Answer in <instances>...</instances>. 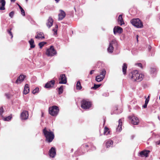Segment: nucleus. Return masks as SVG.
Here are the masks:
<instances>
[{"label": "nucleus", "mask_w": 160, "mask_h": 160, "mask_svg": "<svg viewBox=\"0 0 160 160\" xmlns=\"http://www.w3.org/2000/svg\"><path fill=\"white\" fill-rule=\"evenodd\" d=\"M150 151L149 150H144L141 152L139 154L141 157L145 156L147 157L148 156V154L149 153Z\"/></svg>", "instance_id": "16"}, {"label": "nucleus", "mask_w": 160, "mask_h": 160, "mask_svg": "<svg viewBox=\"0 0 160 160\" xmlns=\"http://www.w3.org/2000/svg\"><path fill=\"white\" fill-rule=\"evenodd\" d=\"M138 35H137V42H138Z\"/></svg>", "instance_id": "53"}, {"label": "nucleus", "mask_w": 160, "mask_h": 160, "mask_svg": "<svg viewBox=\"0 0 160 160\" xmlns=\"http://www.w3.org/2000/svg\"><path fill=\"white\" fill-rule=\"evenodd\" d=\"M18 5V6H19V7L20 9L21 8H22L20 5Z\"/></svg>", "instance_id": "55"}, {"label": "nucleus", "mask_w": 160, "mask_h": 160, "mask_svg": "<svg viewBox=\"0 0 160 160\" xmlns=\"http://www.w3.org/2000/svg\"><path fill=\"white\" fill-rule=\"evenodd\" d=\"M131 74L132 79L134 81L140 82L142 80L144 77L143 75L139 74L137 70L133 71Z\"/></svg>", "instance_id": "2"}, {"label": "nucleus", "mask_w": 160, "mask_h": 160, "mask_svg": "<svg viewBox=\"0 0 160 160\" xmlns=\"http://www.w3.org/2000/svg\"><path fill=\"white\" fill-rule=\"evenodd\" d=\"M137 65L138 66L140 67L141 68H142V64L141 63H138L137 64Z\"/></svg>", "instance_id": "41"}, {"label": "nucleus", "mask_w": 160, "mask_h": 160, "mask_svg": "<svg viewBox=\"0 0 160 160\" xmlns=\"http://www.w3.org/2000/svg\"><path fill=\"white\" fill-rule=\"evenodd\" d=\"M148 103H145L144 105L143 106V107L144 108H146L147 107Z\"/></svg>", "instance_id": "43"}, {"label": "nucleus", "mask_w": 160, "mask_h": 160, "mask_svg": "<svg viewBox=\"0 0 160 160\" xmlns=\"http://www.w3.org/2000/svg\"><path fill=\"white\" fill-rule=\"evenodd\" d=\"M25 77L26 76L22 74L20 75L16 80L15 83L17 84L21 83L24 80Z\"/></svg>", "instance_id": "14"}, {"label": "nucleus", "mask_w": 160, "mask_h": 160, "mask_svg": "<svg viewBox=\"0 0 160 160\" xmlns=\"http://www.w3.org/2000/svg\"><path fill=\"white\" fill-rule=\"evenodd\" d=\"M157 143L159 145L160 144V140L158 142H157Z\"/></svg>", "instance_id": "51"}, {"label": "nucleus", "mask_w": 160, "mask_h": 160, "mask_svg": "<svg viewBox=\"0 0 160 160\" xmlns=\"http://www.w3.org/2000/svg\"><path fill=\"white\" fill-rule=\"evenodd\" d=\"M8 34L10 35V36H11V38H12L13 37V35L12 32L11 31H8Z\"/></svg>", "instance_id": "38"}, {"label": "nucleus", "mask_w": 160, "mask_h": 160, "mask_svg": "<svg viewBox=\"0 0 160 160\" xmlns=\"http://www.w3.org/2000/svg\"><path fill=\"white\" fill-rule=\"evenodd\" d=\"M42 133L45 138V141L48 143L52 142L55 138L54 132L46 127H45L43 129Z\"/></svg>", "instance_id": "1"}, {"label": "nucleus", "mask_w": 160, "mask_h": 160, "mask_svg": "<svg viewBox=\"0 0 160 160\" xmlns=\"http://www.w3.org/2000/svg\"><path fill=\"white\" fill-rule=\"evenodd\" d=\"M49 154L50 157L53 158L56 155L55 148L52 147L49 151Z\"/></svg>", "instance_id": "13"}, {"label": "nucleus", "mask_w": 160, "mask_h": 160, "mask_svg": "<svg viewBox=\"0 0 160 160\" xmlns=\"http://www.w3.org/2000/svg\"><path fill=\"white\" fill-rule=\"evenodd\" d=\"M46 54L49 57L53 56L57 54V52L54 48L53 46H52L49 48L47 49Z\"/></svg>", "instance_id": "6"}, {"label": "nucleus", "mask_w": 160, "mask_h": 160, "mask_svg": "<svg viewBox=\"0 0 160 160\" xmlns=\"http://www.w3.org/2000/svg\"><path fill=\"white\" fill-rule=\"evenodd\" d=\"M131 22L133 25L138 28H142L143 26L142 22L139 18L132 19Z\"/></svg>", "instance_id": "5"}, {"label": "nucleus", "mask_w": 160, "mask_h": 160, "mask_svg": "<svg viewBox=\"0 0 160 160\" xmlns=\"http://www.w3.org/2000/svg\"><path fill=\"white\" fill-rule=\"evenodd\" d=\"M55 81L52 80L48 82L45 84V87L46 88H52L55 84Z\"/></svg>", "instance_id": "11"}, {"label": "nucleus", "mask_w": 160, "mask_h": 160, "mask_svg": "<svg viewBox=\"0 0 160 160\" xmlns=\"http://www.w3.org/2000/svg\"><path fill=\"white\" fill-rule=\"evenodd\" d=\"M39 88H36L34 89L32 91V93L34 94H35L37 92H38L39 91Z\"/></svg>", "instance_id": "34"}, {"label": "nucleus", "mask_w": 160, "mask_h": 160, "mask_svg": "<svg viewBox=\"0 0 160 160\" xmlns=\"http://www.w3.org/2000/svg\"><path fill=\"white\" fill-rule=\"evenodd\" d=\"M35 38L38 39H42L44 38V36L42 32H40L36 36Z\"/></svg>", "instance_id": "23"}, {"label": "nucleus", "mask_w": 160, "mask_h": 160, "mask_svg": "<svg viewBox=\"0 0 160 160\" xmlns=\"http://www.w3.org/2000/svg\"><path fill=\"white\" fill-rule=\"evenodd\" d=\"M116 43V42L115 40H112V42L110 43L109 47L108 48V50L109 52H113L114 49L113 45L115 44Z\"/></svg>", "instance_id": "12"}, {"label": "nucleus", "mask_w": 160, "mask_h": 160, "mask_svg": "<svg viewBox=\"0 0 160 160\" xmlns=\"http://www.w3.org/2000/svg\"><path fill=\"white\" fill-rule=\"evenodd\" d=\"M6 2L4 0H0V10H4L5 9V6Z\"/></svg>", "instance_id": "18"}, {"label": "nucleus", "mask_w": 160, "mask_h": 160, "mask_svg": "<svg viewBox=\"0 0 160 160\" xmlns=\"http://www.w3.org/2000/svg\"><path fill=\"white\" fill-rule=\"evenodd\" d=\"M85 148H88L89 147V146L88 144H85L84 146Z\"/></svg>", "instance_id": "48"}, {"label": "nucleus", "mask_w": 160, "mask_h": 160, "mask_svg": "<svg viewBox=\"0 0 160 160\" xmlns=\"http://www.w3.org/2000/svg\"><path fill=\"white\" fill-rule=\"evenodd\" d=\"M60 13L58 14V20H62L66 16L65 12L63 10H60Z\"/></svg>", "instance_id": "15"}, {"label": "nucleus", "mask_w": 160, "mask_h": 160, "mask_svg": "<svg viewBox=\"0 0 160 160\" xmlns=\"http://www.w3.org/2000/svg\"><path fill=\"white\" fill-rule=\"evenodd\" d=\"M118 24H120L121 25L124 24L123 20L122 18V15L120 14L119 15L118 19Z\"/></svg>", "instance_id": "19"}, {"label": "nucleus", "mask_w": 160, "mask_h": 160, "mask_svg": "<svg viewBox=\"0 0 160 160\" xmlns=\"http://www.w3.org/2000/svg\"><path fill=\"white\" fill-rule=\"evenodd\" d=\"M21 11L22 14L23 16H25V13L24 10L23 9V10H21Z\"/></svg>", "instance_id": "39"}, {"label": "nucleus", "mask_w": 160, "mask_h": 160, "mask_svg": "<svg viewBox=\"0 0 160 160\" xmlns=\"http://www.w3.org/2000/svg\"><path fill=\"white\" fill-rule=\"evenodd\" d=\"M122 122L121 119H119L118 121V125L117 128V131L120 132L122 129Z\"/></svg>", "instance_id": "22"}, {"label": "nucleus", "mask_w": 160, "mask_h": 160, "mask_svg": "<svg viewBox=\"0 0 160 160\" xmlns=\"http://www.w3.org/2000/svg\"><path fill=\"white\" fill-rule=\"evenodd\" d=\"M59 84H66L67 82V78L64 74H61L59 78Z\"/></svg>", "instance_id": "9"}, {"label": "nucleus", "mask_w": 160, "mask_h": 160, "mask_svg": "<svg viewBox=\"0 0 160 160\" xmlns=\"http://www.w3.org/2000/svg\"><path fill=\"white\" fill-rule=\"evenodd\" d=\"M106 74V70L104 69H102L101 70L100 74L96 76V80L98 82L102 81L104 78Z\"/></svg>", "instance_id": "7"}, {"label": "nucleus", "mask_w": 160, "mask_h": 160, "mask_svg": "<svg viewBox=\"0 0 160 160\" xmlns=\"http://www.w3.org/2000/svg\"><path fill=\"white\" fill-rule=\"evenodd\" d=\"M157 143L159 145L160 144V140L158 142H157Z\"/></svg>", "instance_id": "52"}, {"label": "nucleus", "mask_w": 160, "mask_h": 160, "mask_svg": "<svg viewBox=\"0 0 160 160\" xmlns=\"http://www.w3.org/2000/svg\"><path fill=\"white\" fill-rule=\"evenodd\" d=\"M63 87L64 86L62 85L58 88V93L59 94H60L63 92Z\"/></svg>", "instance_id": "28"}, {"label": "nucleus", "mask_w": 160, "mask_h": 160, "mask_svg": "<svg viewBox=\"0 0 160 160\" xmlns=\"http://www.w3.org/2000/svg\"><path fill=\"white\" fill-rule=\"evenodd\" d=\"M29 43L30 46L31 48H34L35 47V45L34 44V41L32 39H31L29 41Z\"/></svg>", "instance_id": "26"}, {"label": "nucleus", "mask_w": 160, "mask_h": 160, "mask_svg": "<svg viewBox=\"0 0 160 160\" xmlns=\"http://www.w3.org/2000/svg\"><path fill=\"white\" fill-rule=\"evenodd\" d=\"M4 112L3 109L2 107H0V115L1 116Z\"/></svg>", "instance_id": "35"}, {"label": "nucleus", "mask_w": 160, "mask_h": 160, "mask_svg": "<svg viewBox=\"0 0 160 160\" xmlns=\"http://www.w3.org/2000/svg\"><path fill=\"white\" fill-rule=\"evenodd\" d=\"M156 71V69L155 68H151V73H153Z\"/></svg>", "instance_id": "37"}, {"label": "nucleus", "mask_w": 160, "mask_h": 160, "mask_svg": "<svg viewBox=\"0 0 160 160\" xmlns=\"http://www.w3.org/2000/svg\"><path fill=\"white\" fill-rule=\"evenodd\" d=\"M110 131L108 128L107 127H105L104 128L103 134L104 135H107L109 134Z\"/></svg>", "instance_id": "25"}, {"label": "nucleus", "mask_w": 160, "mask_h": 160, "mask_svg": "<svg viewBox=\"0 0 160 160\" xmlns=\"http://www.w3.org/2000/svg\"><path fill=\"white\" fill-rule=\"evenodd\" d=\"M5 95L6 96L7 98H9L10 97V94H9V93H6V94H5Z\"/></svg>", "instance_id": "42"}, {"label": "nucleus", "mask_w": 160, "mask_h": 160, "mask_svg": "<svg viewBox=\"0 0 160 160\" xmlns=\"http://www.w3.org/2000/svg\"><path fill=\"white\" fill-rule=\"evenodd\" d=\"M59 111V108L56 106H53L52 107H50L49 109V114L54 116H55L58 115Z\"/></svg>", "instance_id": "3"}, {"label": "nucleus", "mask_w": 160, "mask_h": 160, "mask_svg": "<svg viewBox=\"0 0 160 160\" xmlns=\"http://www.w3.org/2000/svg\"><path fill=\"white\" fill-rule=\"evenodd\" d=\"M46 44V42H40L39 43L38 45L40 47V48H41L42 47Z\"/></svg>", "instance_id": "29"}, {"label": "nucleus", "mask_w": 160, "mask_h": 160, "mask_svg": "<svg viewBox=\"0 0 160 160\" xmlns=\"http://www.w3.org/2000/svg\"><path fill=\"white\" fill-rule=\"evenodd\" d=\"M76 89L78 90H81L82 88L81 83L79 81H78L77 82L76 86Z\"/></svg>", "instance_id": "27"}, {"label": "nucleus", "mask_w": 160, "mask_h": 160, "mask_svg": "<svg viewBox=\"0 0 160 160\" xmlns=\"http://www.w3.org/2000/svg\"><path fill=\"white\" fill-rule=\"evenodd\" d=\"M128 118L131 121L132 123L135 125H138L139 123V120L138 118L135 116H130Z\"/></svg>", "instance_id": "8"}, {"label": "nucleus", "mask_w": 160, "mask_h": 160, "mask_svg": "<svg viewBox=\"0 0 160 160\" xmlns=\"http://www.w3.org/2000/svg\"><path fill=\"white\" fill-rule=\"evenodd\" d=\"M29 92V85L28 84H26L25 85L23 93L24 94H27Z\"/></svg>", "instance_id": "20"}, {"label": "nucleus", "mask_w": 160, "mask_h": 160, "mask_svg": "<svg viewBox=\"0 0 160 160\" xmlns=\"http://www.w3.org/2000/svg\"><path fill=\"white\" fill-rule=\"evenodd\" d=\"M101 85V84H94V86L93 87H92V88L93 89H96L98 88H99L100 86Z\"/></svg>", "instance_id": "32"}, {"label": "nucleus", "mask_w": 160, "mask_h": 160, "mask_svg": "<svg viewBox=\"0 0 160 160\" xmlns=\"http://www.w3.org/2000/svg\"><path fill=\"white\" fill-rule=\"evenodd\" d=\"M94 71V70H91L90 72V74L91 75L93 73V72Z\"/></svg>", "instance_id": "46"}, {"label": "nucleus", "mask_w": 160, "mask_h": 160, "mask_svg": "<svg viewBox=\"0 0 160 160\" xmlns=\"http://www.w3.org/2000/svg\"><path fill=\"white\" fill-rule=\"evenodd\" d=\"M20 9L21 11V10H23V9L22 8Z\"/></svg>", "instance_id": "57"}, {"label": "nucleus", "mask_w": 160, "mask_h": 160, "mask_svg": "<svg viewBox=\"0 0 160 160\" xmlns=\"http://www.w3.org/2000/svg\"><path fill=\"white\" fill-rule=\"evenodd\" d=\"M16 0H10L11 2H14Z\"/></svg>", "instance_id": "50"}, {"label": "nucleus", "mask_w": 160, "mask_h": 160, "mask_svg": "<svg viewBox=\"0 0 160 160\" xmlns=\"http://www.w3.org/2000/svg\"><path fill=\"white\" fill-rule=\"evenodd\" d=\"M148 49L149 51H150V50L151 49V47L149 45L148 46Z\"/></svg>", "instance_id": "45"}, {"label": "nucleus", "mask_w": 160, "mask_h": 160, "mask_svg": "<svg viewBox=\"0 0 160 160\" xmlns=\"http://www.w3.org/2000/svg\"><path fill=\"white\" fill-rule=\"evenodd\" d=\"M113 30H122V29L119 26H116L114 27Z\"/></svg>", "instance_id": "31"}, {"label": "nucleus", "mask_w": 160, "mask_h": 160, "mask_svg": "<svg viewBox=\"0 0 160 160\" xmlns=\"http://www.w3.org/2000/svg\"><path fill=\"white\" fill-rule=\"evenodd\" d=\"M127 65L126 63L123 64L122 67V70L123 74L125 75L126 74L127 69Z\"/></svg>", "instance_id": "21"}, {"label": "nucleus", "mask_w": 160, "mask_h": 160, "mask_svg": "<svg viewBox=\"0 0 160 160\" xmlns=\"http://www.w3.org/2000/svg\"><path fill=\"white\" fill-rule=\"evenodd\" d=\"M28 0H26V2H27Z\"/></svg>", "instance_id": "58"}, {"label": "nucleus", "mask_w": 160, "mask_h": 160, "mask_svg": "<svg viewBox=\"0 0 160 160\" xmlns=\"http://www.w3.org/2000/svg\"><path fill=\"white\" fill-rule=\"evenodd\" d=\"M53 20L51 17H49L48 20L47 22L46 23L47 26L49 28L51 27L53 23Z\"/></svg>", "instance_id": "17"}, {"label": "nucleus", "mask_w": 160, "mask_h": 160, "mask_svg": "<svg viewBox=\"0 0 160 160\" xmlns=\"http://www.w3.org/2000/svg\"><path fill=\"white\" fill-rule=\"evenodd\" d=\"M149 98H150V96H148L146 99L149 100Z\"/></svg>", "instance_id": "54"}, {"label": "nucleus", "mask_w": 160, "mask_h": 160, "mask_svg": "<svg viewBox=\"0 0 160 160\" xmlns=\"http://www.w3.org/2000/svg\"><path fill=\"white\" fill-rule=\"evenodd\" d=\"M123 31H113V32L115 35L119 34L122 32Z\"/></svg>", "instance_id": "30"}, {"label": "nucleus", "mask_w": 160, "mask_h": 160, "mask_svg": "<svg viewBox=\"0 0 160 160\" xmlns=\"http://www.w3.org/2000/svg\"><path fill=\"white\" fill-rule=\"evenodd\" d=\"M149 101V100L148 99H146V100H145V103H148V102Z\"/></svg>", "instance_id": "47"}, {"label": "nucleus", "mask_w": 160, "mask_h": 160, "mask_svg": "<svg viewBox=\"0 0 160 160\" xmlns=\"http://www.w3.org/2000/svg\"><path fill=\"white\" fill-rule=\"evenodd\" d=\"M81 103V108L84 109H88L91 107V102L85 99L82 100Z\"/></svg>", "instance_id": "4"}, {"label": "nucleus", "mask_w": 160, "mask_h": 160, "mask_svg": "<svg viewBox=\"0 0 160 160\" xmlns=\"http://www.w3.org/2000/svg\"><path fill=\"white\" fill-rule=\"evenodd\" d=\"M60 1V0H55V1L56 3H58Z\"/></svg>", "instance_id": "49"}, {"label": "nucleus", "mask_w": 160, "mask_h": 160, "mask_svg": "<svg viewBox=\"0 0 160 160\" xmlns=\"http://www.w3.org/2000/svg\"><path fill=\"white\" fill-rule=\"evenodd\" d=\"M74 9L75 10V12H76V9L75 7H74Z\"/></svg>", "instance_id": "56"}, {"label": "nucleus", "mask_w": 160, "mask_h": 160, "mask_svg": "<svg viewBox=\"0 0 160 160\" xmlns=\"http://www.w3.org/2000/svg\"><path fill=\"white\" fill-rule=\"evenodd\" d=\"M12 118L11 116H8L6 118H4V120L5 121H9Z\"/></svg>", "instance_id": "33"}, {"label": "nucleus", "mask_w": 160, "mask_h": 160, "mask_svg": "<svg viewBox=\"0 0 160 160\" xmlns=\"http://www.w3.org/2000/svg\"><path fill=\"white\" fill-rule=\"evenodd\" d=\"M54 31L53 35H54L56 37L57 34V31Z\"/></svg>", "instance_id": "40"}, {"label": "nucleus", "mask_w": 160, "mask_h": 160, "mask_svg": "<svg viewBox=\"0 0 160 160\" xmlns=\"http://www.w3.org/2000/svg\"><path fill=\"white\" fill-rule=\"evenodd\" d=\"M55 27L56 28L53 29L52 30H57V29H58V25H57L56 24L55 25Z\"/></svg>", "instance_id": "44"}, {"label": "nucleus", "mask_w": 160, "mask_h": 160, "mask_svg": "<svg viewBox=\"0 0 160 160\" xmlns=\"http://www.w3.org/2000/svg\"><path fill=\"white\" fill-rule=\"evenodd\" d=\"M28 112L27 111H23L21 114L20 117L22 119L26 120L28 118Z\"/></svg>", "instance_id": "10"}, {"label": "nucleus", "mask_w": 160, "mask_h": 160, "mask_svg": "<svg viewBox=\"0 0 160 160\" xmlns=\"http://www.w3.org/2000/svg\"><path fill=\"white\" fill-rule=\"evenodd\" d=\"M113 144V141L111 140H109L106 142V146L107 148H108L112 146Z\"/></svg>", "instance_id": "24"}, {"label": "nucleus", "mask_w": 160, "mask_h": 160, "mask_svg": "<svg viewBox=\"0 0 160 160\" xmlns=\"http://www.w3.org/2000/svg\"><path fill=\"white\" fill-rule=\"evenodd\" d=\"M99 62H98V63H99Z\"/></svg>", "instance_id": "59"}, {"label": "nucleus", "mask_w": 160, "mask_h": 160, "mask_svg": "<svg viewBox=\"0 0 160 160\" xmlns=\"http://www.w3.org/2000/svg\"><path fill=\"white\" fill-rule=\"evenodd\" d=\"M14 12L13 11H12L9 13V16L11 18H12L14 15Z\"/></svg>", "instance_id": "36"}]
</instances>
